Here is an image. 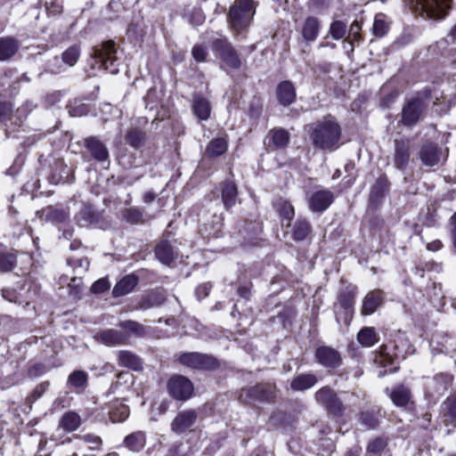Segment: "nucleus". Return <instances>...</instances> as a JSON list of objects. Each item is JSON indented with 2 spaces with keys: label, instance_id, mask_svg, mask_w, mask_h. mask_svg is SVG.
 Instances as JSON below:
<instances>
[{
  "label": "nucleus",
  "instance_id": "1",
  "mask_svg": "<svg viewBox=\"0 0 456 456\" xmlns=\"http://www.w3.org/2000/svg\"><path fill=\"white\" fill-rule=\"evenodd\" d=\"M305 131L313 142H335L339 139L341 134L339 125L331 116L306 125Z\"/></svg>",
  "mask_w": 456,
  "mask_h": 456
},
{
  "label": "nucleus",
  "instance_id": "2",
  "mask_svg": "<svg viewBox=\"0 0 456 456\" xmlns=\"http://www.w3.org/2000/svg\"><path fill=\"white\" fill-rule=\"evenodd\" d=\"M256 5L253 0H235L229 10V22L236 33L248 28L253 20Z\"/></svg>",
  "mask_w": 456,
  "mask_h": 456
},
{
  "label": "nucleus",
  "instance_id": "3",
  "mask_svg": "<svg viewBox=\"0 0 456 456\" xmlns=\"http://www.w3.org/2000/svg\"><path fill=\"white\" fill-rule=\"evenodd\" d=\"M430 92L425 90L408 100L402 110L401 122L407 126H412L418 123L422 114L428 106V98Z\"/></svg>",
  "mask_w": 456,
  "mask_h": 456
},
{
  "label": "nucleus",
  "instance_id": "4",
  "mask_svg": "<svg viewBox=\"0 0 456 456\" xmlns=\"http://www.w3.org/2000/svg\"><path fill=\"white\" fill-rule=\"evenodd\" d=\"M115 43L112 40H109L94 46L91 55L100 67H102L111 74H117L118 72V64L117 63Z\"/></svg>",
  "mask_w": 456,
  "mask_h": 456
},
{
  "label": "nucleus",
  "instance_id": "5",
  "mask_svg": "<svg viewBox=\"0 0 456 456\" xmlns=\"http://www.w3.org/2000/svg\"><path fill=\"white\" fill-rule=\"evenodd\" d=\"M216 56L233 69L240 68L241 61L237 51L226 38H216L212 43Z\"/></svg>",
  "mask_w": 456,
  "mask_h": 456
},
{
  "label": "nucleus",
  "instance_id": "6",
  "mask_svg": "<svg viewBox=\"0 0 456 456\" xmlns=\"http://www.w3.org/2000/svg\"><path fill=\"white\" fill-rule=\"evenodd\" d=\"M416 11L429 19L441 20L445 17L451 7L452 0H412Z\"/></svg>",
  "mask_w": 456,
  "mask_h": 456
},
{
  "label": "nucleus",
  "instance_id": "7",
  "mask_svg": "<svg viewBox=\"0 0 456 456\" xmlns=\"http://www.w3.org/2000/svg\"><path fill=\"white\" fill-rule=\"evenodd\" d=\"M322 22L319 18L314 16L306 17L299 28V34L301 36V39L303 44H305L304 48L302 50L303 53L308 52L310 44L314 43L321 31Z\"/></svg>",
  "mask_w": 456,
  "mask_h": 456
},
{
  "label": "nucleus",
  "instance_id": "8",
  "mask_svg": "<svg viewBox=\"0 0 456 456\" xmlns=\"http://www.w3.org/2000/svg\"><path fill=\"white\" fill-rule=\"evenodd\" d=\"M177 361L186 367L197 370H209L216 365L214 357L200 353H182Z\"/></svg>",
  "mask_w": 456,
  "mask_h": 456
},
{
  "label": "nucleus",
  "instance_id": "9",
  "mask_svg": "<svg viewBox=\"0 0 456 456\" xmlns=\"http://www.w3.org/2000/svg\"><path fill=\"white\" fill-rule=\"evenodd\" d=\"M167 388L175 399L181 401L189 399L194 390L191 380L183 376L172 377L167 383Z\"/></svg>",
  "mask_w": 456,
  "mask_h": 456
},
{
  "label": "nucleus",
  "instance_id": "10",
  "mask_svg": "<svg viewBox=\"0 0 456 456\" xmlns=\"http://www.w3.org/2000/svg\"><path fill=\"white\" fill-rule=\"evenodd\" d=\"M452 383V377L448 374H438L426 382V397L436 399L443 395Z\"/></svg>",
  "mask_w": 456,
  "mask_h": 456
},
{
  "label": "nucleus",
  "instance_id": "11",
  "mask_svg": "<svg viewBox=\"0 0 456 456\" xmlns=\"http://www.w3.org/2000/svg\"><path fill=\"white\" fill-rule=\"evenodd\" d=\"M198 415L194 410L180 411L171 423L172 431L181 434L191 430L197 420Z\"/></svg>",
  "mask_w": 456,
  "mask_h": 456
},
{
  "label": "nucleus",
  "instance_id": "12",
  "mask_svg": "<svg viewBox=\"0 0 456 456\" xmlns=\"http://www.w3.org/2000/svg\"><path fill=\"white\" fill-rule=\"evenodd\" d=\"M333 200L334 196L331 191H317L309 198V207L314 212H322L330 207Z\"/></svg>",
  "mask_w": 456,
  "mask_h": 456
},
{
  "label": "nucleus",
  "instance_id": "13",
  "mask_svg": "<svg viewBox=\"0 0 456 456\" xmlns=\"http://www.w3.org/2000/svg\"><path fill=\"white\" fill-rule=\"evenodd\" d=\"M318 362L327 368H335L340 362V355L335 349L329 346H321L315 353Z\"/></svg>",
  "mask_w": 456,
  "mask_h": 456
},
{
  "label": "nucleus",
  "instance_id": "14",
  "mask_svg": "<svg viewBox=\"0 0 456 456\" xmlns=\"http://www.w3.org/2000/svg\"><path fill=\"white\" fill-rule=\"evenodd\" d=\"M316 401L327 407L333 412H338L341 410V404L337 399L333 391L329 387H322L315 394Z\"/></svg>",
  "mask_w": 456,
  "mask_h": 456
},
{
  "label": "nucleus",
  "instance_id": "15",
  "mask_svg": "<svg viewBox=\"0 0 456 456\" xmlns=\"http://www.w3.org/2000/svg\"><path fill=\"white\" fill-rule=\"evenodd\" d=\"M94 338L96 341L101 342L106 346H114L125 343L127 336L125 333L116 330H106L97 333L94 336Z\"/></svg>",
  "mask_w": 456,
  "mask_h": 456
},
{
  "label": "nucleus",
  "instance_id": "16",
  "mask_svg": "<svg viewBox=\"0 0 456 456\" xmlns=\"http://www.w3.org/2000/svg\"><path fill=\"white\" fill-rule=\"evenodd\" d=\"M276 94L279 102L283 106H289L295 102L296 89L293 83L289 80L278 85Z\"/></svg>",
  "mask_w": 456,
  "mask_h": 456
},
{
  "label": "nucleus",
  "instance_id": "17",
  "mask_svg": "<svg viewBox=\"0 0 456 456\" xmlns=\"http://www.w3.org/2000/svg\"><path fill=\"white\" fill-rule=\"evenodd\" d=\"M191 110L199 120H207L210 117L211 106L208 99L201 95H194Z\"/></svg>",
  "mask_w": 456,
  "mask_h": 456
},
{
  "label": "nucleus",
  "instance_id": "18",
  "mask_svg": "<svg viewBox=\"0 0 456 456\" xmlns=\"http://www.w3.org/2000/svg\"><path fill=\"white\" fill-rule=\"evenodd\" d=\"M20 48V42L12 37H0V61L10 60Z\"/></svg>",
  "mask_w": 456,
  "mask_h": 456
},
{
  "label": "nucleus",
  "instance_id": "19",
  "mask_svg": "<svg viewBox=\"0 0 456 456\" xmlns=\"http://www.w3.org/2000/svg\"><path fill=\"white\" fill-rule=\"evenodd\" d=\"M399 357L397 354L393 357L388 353L382 351L374 360L377 364L384 368V370L379 371L378 376L383 377L386 374L395 372L397 370L395 364Z\"/></svg>",
  "mask_w": 456,
  "mask_h": 456
},
{
  "label": "nucleus",
  "instance_id": "20",
  "mask_svg": "<svg viewBox=\"0 0 456 456\" xmlns=\"http://www.w3.org/2000/svg\"><path fill=\"white\" fill-rule=\"evenodd\" d=\"M354 297L352 292H343L338 296V303L335 305V314L338 322L341 319V314L338 312V307L342 308L345 312V322H347L348 316L351 314V309L354 305Z\"/></svg>",
  "mask_w": 456,
  "mask_h": 456
},
{
  "label": "nucleus",
  "instance_id": "21",
  "mask_svg": "<svg viewBox=\"0 0 456 456\" xmlns=\"http://www.w3.org/2000/svg\"><path fill=\"white\" fill-rule=\"evenodd\" d=\"M382 292L373 290L366 295L362 302V313L365 315L373 314L382 302Z\"/></svg>",
  "mask_w": 456,
  "mask_h": 456
},
{
  "label": "nucleus",
  "instance_id": "22",
  "mask_svg": "<svg viewBox=\"0 0 456 456\" xmlns=\"http://www.w3.org/2000/svg\"><path fill=\"white\" fill-rule=\"evenodd\" d=\"M419 157L425 165L432 167L440 161L441 153L437 151L436 144H424Z\"/></svg>",
  "mask_w": 456,
  "mask_h": 456
},
{
  "label": "nucleus",
  "instance_id": "23",
  "mask_svg": "<svg viewBox=\"0 0 456 456\" xmlns=\"http://www.w3.org/2000/svg\"><path fill=\"white\" fill-rule=\"evenodd\" d=\"M138 280L134 275H126L121 279L113 289L115 297H122L130 293L137 285Z\"/></svg>",
  "mask_w": 456,
  "mask_h": 456
},
{
  "label": "nucleus",
  "instance_id": "24",
  "mask_svg": "<svg viewBox=\"0 0 456 456\" xmlns=\"http://www.w3.org/2000/svg\"><path fill=\"white\" fill-rule=\"evenodd\" d=\"M274 388L270 384H260L248 390L249 396L260 401H268L273 396Z\"/></svg>",
  "mask_w": 456,
  "mask_h": 456
},
{
  "label": "nucleus",
  "instance_id": "25",
  "mask_svg": "<svg viewBox=\"0 0 456 456\" xmlns=\"http://www.w3.org/2000/svg\"><path fill=\"white\" fill-rule=\"evenodd\" d=\"M118 363L134 370H140L142 368L141 360L129 351H120L118 353Z\"/></svg>",
  "mask_w": 456,
  "mask_h": 456
},
{
  "label": "nucleus",
  "instance_id": "26",
  "mask_svg": "<svg viewBox=\"0 0 456 456\" xmlns=\"http://www.w3.org/2000/svg\"><path fill=\"white\" fill-rule=\"evenodd\" d=\"M317 382V379L312 374L298 375L291 381V388L295 391H303L314 387Z\"/></svg>",
  "mask_w": 456,
  "mask_h": 456
},
{
  "label": "nucleus",
  "instance_id": "27",
  "mask_svg": "<svg viewBox=\"0 0 456 456\" xmlns=\"http://www.w3.org/2000/svg\"><path fill=\"white\" fill-rule=\"evenodd\" d=\"M80 425V416L74 411H69L62 416L60 420L59 427L67 432H73L77 430Z\"/></svg>",
  "mask_w": 456,
  "mask_h": 456
},
{
  "label": "nucleus",
  "instance_id": "28",
  "mask_svg": "<svg viewBox=\"0 0 456 456\" xmlns=\"http://www.w3.org/2000/svg\"><path fill=\"white\" fill-rule=\"evenodd\" d=\"M237 187L233 183H226L222 189V200L224 207L229 209L237 202Z\"/></svg>",
  "mask_w": 456,
  "mask_h": 456
},
{
  "label": "nucleus",
  "instance_id": "29",
  "mask_svg": "<svg viewBox=\"0 0 456 456\" xmlns=\"http://www.w3.org/2000/svg\"><path fill=\"white\" fill-rule=\"evenodd\" d=\"M157 258L165 265H169L174 259V252L169 242L160 241L155 249Z\"/></svg>",
  "mask_w": 456,
  "mask_h": 456
},
{
  "label": "nucleus",
  "instance_id": "30",
  "mask_svg": "<svg viewBox=\"0 0 456 456\" xmlns=\"http://www.w3.org/2000/svg\"><path fill=\"white\" fill-rule=\"evenodd\" d=\"M145 441V434L139 431L126 436L124 443L131 451L139 452L144 447Z\"/></svg>",
  "mask_w": 456,
  "mask_h": 456
},
{
  "label": "nucleus",
  "instance_id": "31",
  "mask_svg": "<svg viewBox=\"0 0 456 456\" xmlns=\"http://www.w3.org/2000/svg\"><path fill=\"white\" fill-rule=\"evenodd\" d=\"M390 398L396 406H405L411 399V393L407 387L399 386L391 392Z\"/></svg>",
  "mask_w": 456,
  "mask_h": 456
},
{
  "label": "nucleus",
  "instance_id": "32",
  "mask_svg": "<svg viewBox=\"0 0 456 456\" xmlns=\"http://www.w3.org/2000/svg\"><path fill=\"white\" fill-rule=\"evenodd\" d=\"M129 412V408L126 404L122 403H116L111 405L110 410V418L114 423L122 422L126 419Z\"/></svg>",
  "mask_w": 456,
  "mask_h": 456
},
{
  "label": "nucleus",
  "instance_id": "33",
  "mask_svg": "<svg viewBox=\"0 0 456 456\" xmlns=\"http://www.w3.org/2000/svg\"><path fill=\"white\" fill-rule=\"evenodd\" d=\"M389 29V21L384 13H378L374 18L373 34L378 37H384Z\"/></svg>",
  "mask_w": 456,
  "mask_h": 456
},
{
  "label": "nucleus",
  "instance_id": "34",
  "mask_svg": "<svg viewBox=\"0 0 456 456\" xmlns=\"http://www.w3.org/2000/svg\"><path fill=\"white\" fill-rule=\"evenodd\" d=\"M67 109L71 117H82L90 111L89 105L78 99L70 101L67 105Z\"/></svg>",
  "mask_w": 456,
  "mask_h": 456
},
{
  "label": "nucleus",
  "instance_id": "35",
  "mask_svg": "<svg viewBox=\"0 0 456 456\" xmlns=\"http://www.w3.org/2000/svg\"><path fill=\"white\" fill-rule=\"evenodd\" d=\"M357 339L361 345L366 347L372 346L377 343L378 338L373 328H363L357 335Z\"/></svg>",
  "mask_w": 456,
  "mask_h": 456
},
{
  "label": "nucleus",
  "instance_id": "36",
  "mask_svg": "<svg viewBox=\"0 0 456 456\" xmlns=\"http://www.w3.org/2000/svg\"><path fill=\"white\" fill-rule=\"evenodd\" d=\"M76 220L80 226H88L94 220V212L91 206H84L76 216Z\"/></svg>",
  "mask_w": 456,
  "mask_h": 456
},
{
  "label": "nucleus",
  "instance_id": "37",
  "mask_svg": "<svg viewBox=\"0 0 456 456\" xmlns=\"http://www.w3.org/2000/svg\"><path fill=\"white\" fill-rule=\"evenodd\" d=\"M279 211L281 217L282 226L289 227L295 215L292 205L287 201H282L280 205Z\"/></svg>",
  "mask_w": 456,
  "mask_h": 456
},
{
  "label": "nucleus",
  "instance_id": "38",
  "mask_svg": "<svg viewBox=\"0 0 456 456\" xmlns=\"http://www.w3.org/2000/svg\"><path fill=\"white\" fill-rule=\"evenodd\" d=\"M79 56L80 47L77 45H74L63 52L61 58L64 63L72 67L77 63Z\"/></svg>",
  "mask_w": 456,
  "mask_h": 456
},
{
  "label": "nucleus",
  "instance_id": "39",
  "mask_svg": "<svg viewBox=\"0 0 456 456\" xmlns=\"http://www.w3.org/2000/svg\"><path fill=\"white\" fill-rule=\"evenodd\" d=\"M346 24L342 20H334L331 22L329 33L335 40H340L344 38L346 34Z\"/></svg>",
  "mask_w": 456,
  "mask_h": 456
},
{
  "label": "nucleus",
  "instance_id": "40",
  "mask_svg": "<svg viewBox=\"0 0 456 456\" xmlns=\"http://www.w3.org/2000/svg\"><path fill=\"white\" fill-rule=\"evenodd\" d=\"M266 137L270 142H289L290 139L289 132L281 127L270 130Z\"/></svg>",
  "mask_w": 456,
  "mask_h": 456
},
{
  "label": "nucleus",
  "instance_id": "41",
  "mask_svg": "<svg viewBox=\"0 0 456 456\" xmlns=\"http://www.w3.org/2000/svg\"><path fill=\"white\" fill-rule=\"evenodd\" d=\"M86 147L95 159L103 161L108 159L109 153L104 144H86Z\"/></svg>",
  "mask_w": 456,
  "mask_h": 456
},
{
  "label": "nucleus",
  "instance_id": "42",
  "mask_svg": "<svg viewBox=\"0 0 456 456\" xmlns=\"http://www.w3.org/2000/svg\"><path fill=\"white\" fill-rule=\"evenodd\" d=\"M87 382V374L82 370H75L73 371L68 379V383L69 386L79 388L83 387L86 385Z\"/></svg>",
  "mask_w": 456,
  "mask_h": 456
},
{
  "label": "nucleus",
  "instance_id": "43",
  "mask_svg": "<svg viewBox=\"0 0 456 456\" xmlns=\"http://www.w3.org/2000/svg\"><path fill=\"white\" fill-rule=\"evenodd\" d=\"M310 232V224L305 220H298L297 221L294 231H293V236L294 239L297 240H302L306 238Z\"/></svg>",
  "mask_w": 456,
  "mask_h": 456
},
{
  "label": "nucleus",
  "instance_id": "44",
  "mask_svg": "<svg viewBox=\"0 0 456 456\" xmlns=\"http://www.w3.org/2000/svg\"><path fill=\"white\" fill-rule=\"evenodd\" d=\"M226 150V144H208L204 151V156L208 158L217 157L224 154Z\"/></svg>",
  "mask_w": 456,
  "mask_h": 456
},
{
  "label": "nucleus",
  "instance_id": "45",
  "mask_svg": "<svg viewBox=\"0 0 456 456\" xmlns=\"http://www.w3.org/2000/svg\"><path fill=\"white\" fill-rule=\"evenodd\" d=\"M78 439L82 440L85 444L89 445L90 450H99L102 445V439L100 436L93 434H86L78 436Z\"/></svg>",
  "mask_w": 456,
  "mask_h": 456
},
{
  "label": "nucleus",
  "instance_id": "46",
  "mask_svg": "<svg viewBox=\"0 0 456 456\" xmlns=\"http://www.w3.org/2000/svg\"><path fill=\"white\" fill-rule=\"evenodd\" d=\"M14 256L12 254H0V271L7 272L14 265Z\"/></svg>",
  "mask_w": 456,
  "mask_h": 456
},
{
  "label": "nucleus",
  "instance_id": "47",
  "mask_svg": "<svg viewBox=\"0 0 456 456\" xmlns=\"http://www.w3.org/2000/svg\"><path fill=\"white\" fill-rule=\"evenodd\" d=\"M143 139H144L143 132L137 127L130 128L127 131L126 135V142H140Z\"/></svg>",
  "mask_w": 456,
  "mask_h": 456
},
{
  "label": "nucleus",
  "instance_id": "48",
  "mask_svg": "<svg viewBox=\"0 0 456 456\" xmlns=\"http://www.w3.org/2000/svg\"><path fill=\"white\" fill-rule=\"evenodd\" d=\"M403 146V144L397 147L395 151V164L397 167L404 166L409 158L407 151Z\"/></svg>",
  "mask_w": 456,
  "mask_h": 456
},
{
  "label": "nucleus",
  "instance_id": "49",
  "mask_svg": "<svg viewBox=\"0 0 456 456\" xmlns=\"http://www.w3.org/2000/svg\"><path fill=\"white\" fill-rule=\"evenodd\" d=\"M110 288V282L107 279H99L91 287V290L94 294L104 292Z\"/></svg>",
  "mask_w": 456,
  "mask_h": 456
},
{
  "label": "nucleus",
  "instance_id": "50",
  "mask_svg": "<svg viewBox=\"0 0 456 456\" xmlns=\"http://www.w3.org/2000/svg\"><path fill=\"white\" fill-rule=\"evenodd\" d=\"M191 53L197 61H204L208 55L207 49L202 45H195L192 48Z\"/></svg>",
  "mask_w": 456,
  "mask_h": 456
},
{
  "label": "nucleus",
  "instance_id": "51",
  "mask_svg": "<svg viewBox=\"0 0 456 456\" xmlns=\"http://www.w3.org/2000/svg\"><path fill=\"white\" fill-rule=\"evenodd\" d=\"M70 265H73L74 268L77 270V273L86 272L89 267V262L86 258H79L69 261Z\"/></svg>",
  "mask_w": 456,
  "mask_h": 456
},
{
  "label": "nucleus",
  "instance_id": "52",
  "mask_svg": "<svg viewBox=\"0 0 456 456\" xmlns=\"http://www.w3.org/2000/svg\"><path fill=\"white\" fill-rule=\"evenodd\" d=\"M384 447H385V442L380 438H377V439H374L373 441H371L368 444L367 450L370 452L377 453V452H380Z\"/></svg>",
  "mask_w": 456,
  "mask_h": 456
},
{
  "label": "nucleus",
  "instance_id": "53",
  "mask_svg": "<svg viewBox=\"0 0 456 456\" xmlns=\"http://www.w3.org/2000/svg\"><path fill=\"white\" fill-rule=\"evenodd\" d=\"M361 420L362 424L370 428H375L378 423L376 418L369 412L362 413L361 416Z\"/></svg>",
  "mask_w": 456,
  "mask_h": 456
},
{
  "label": "nucleus",
  "instance_id": "54",
  "mask_svg": "<svg viewBox=\"0 0 456 456\" xmlns=\"http://www.w3.org/2000/svg\"><path fill=\"white\" fill-rule=\"evenodd\" d=\"M120 326L124 330H129L136 334L140 333L142 330V326L139 323L132 321L124 322L120 324Z\"/></svg>",
  "mask_w": 456,
  "mask_h": 456
},
{
  "label": "nucleus",
  "instance_id": "55",
  "mask_svg": "<svg viewBox=\"0 0 456 456\" xmlns=\"http://www.w3.org/2000/svg\"><path fill=\"white\" fill-rule=\"evenodd\" d=\"M210 289H211V285L209 283H203V284L200 285L195 290L197 297L199 299H202V298L206 297L208 295Z\"/></svg>",
  "mask_w": 456,
  "mask_h": 456
},
{
  "label": "nucleus",
  "instance_id": "56",
  "mask_svg": "<svg viewBox=\"0 0 456 456\" xmlns=\"http://www.w3.org/2000/svg\"><path fill=\"white\" fill-rule=\"evenodd\" d=\"M126 217L129 222L136 223L141 219L142 215L138 210L129 209L126 212Z\"/></svg>",
  "mask_w": 456,
  "mask_h": 456
},
{
  "label": "nucleus",
  "instance_id": "57",
  "mask_svg": "<svg viewBox=\"0 0 456 456\" xmlns=\"http://www.w3.org/2000/svg\"><path fill=\"white\" fill-rule=\"evenodd\" d=\"M70 288V291L74 294H77L78 290H76L78 289L81 285V279L78 277H74L71 279L70 282L68 284Z\"/></svg>",
  "mask_w": 456,
  "mask_h": 456
},
{
  "label": "nucleus",
  "instance_id": "58",
  "mask_svg": "<svg viewBox=\"0 0 456 456\" xmlns=\"http://www.w3.org/2000/svg\"><path fill=\"white\" fill-rule=\"evenodd\" d=\"M442 248V242L440 240H434L428 243L427 248L431 251H437Z\"/></svg>",
  "mask_w": 456,
  "mask_h": 456
},
{
  "label": "nucleus",
  "instance_id": "59",
  "mask_svg": "<svg viewBox=\"0 0 456 456\" xmlns=\"http://www.w3.org/2000/svg\"><path fill=\"white\" fill-rule=\"evenodd\" d=\"M452 224L453 228L452 230V238L454 248H456V213L452 216Z\"/></svg>",
  "mask_w": 456,
  "mask_h": 456
},
{
  "label": "nucleus",
  "instance_id": "60",
  "mask_svg": "<svg viewBox=\"0 0 456 456\" xmlns=\"http://www.w3.org/2000/svg\"><path fill=\"white\" fill-rule=\"evenodd\" d=\"M411 39L412 38L410 35H403V37H399L396 40V44H398L399 45H404L409 44L411 41Z\"/></svg>",
  "mask_w": 456,
  "mask_h": 456
},
{
  "label": "nucleus",
  "instance_id": "61",
  "mask_svg": "<svg viewBox=\"0 0 456 456\" xmlns=\"http://www.w3.org/2000/svg\"><path fill=\"white\" fill-rule=\"evenodd\" d=\"M155 196L151 191H148L143 196V200L145 203H151L153 201Z\"/></svg>",
  "mask_w": 456,
  "mask_h": 456
},
{
  "label": "nucleus",
  "instance_id": "62",
  "mask_svg": "<svg viewBox=\"0 0 456 456\" xmlns=\"http://www.w3.org/2000/svg\"><path fill=\"white\" fill-rule=\"evenodd\" d=\"M10 291L7 289H3V297L9 300V301H14L13 297L9 296Z\"/></svg>",
  "mask_w": 456,
  "mask_h": 456
},
{
  "label": "nucleus",
  "instance_id": "63",
  "mask_svg": "<svg viewBox=\"0 0 456 456\" xmlns=\"http://www.w3.org/2000/svg\"><path fill=\"white\" fill-rule=\"evenodd\" d=\"M238 292H239V294H240L241 297H246V296L248 295V289H245V288H240V289H238Z\"/></svg>",
  "mask_w": 456,
  "mask_h": 456
},
{
  "label": "nucleus",
  "instance_id": "64",
  "mask_svg": "<svg viewBox=\"0 0 456 456\" xmlns=\"http://www.w3.org/2000/svg\"><path fill=\"white\" fill-rule=\"evenodd\" d=\"M450 36L453 38V39H456V25L452 28L451 32H450Z\"/></svg>",
  "mask_w": 456,
  "mask_h": 456
}]
</instances>
